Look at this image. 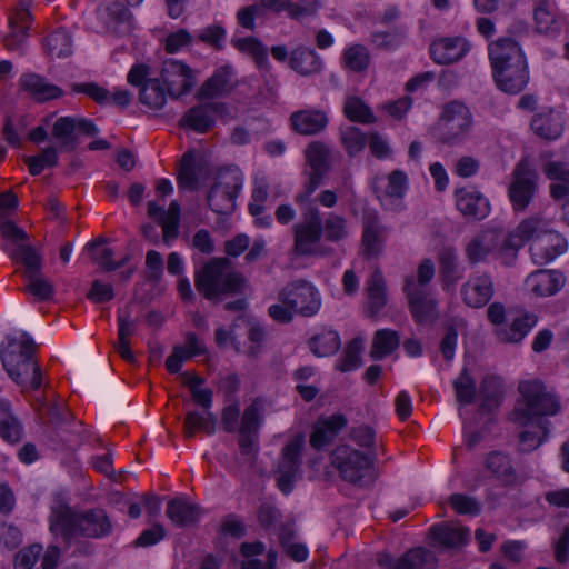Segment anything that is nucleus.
<instances>
[{
    "instance_id": "c756f323",
    "label": "nucleus",
    "mask_w": 569,
    "mask_h": 569,
    "mask_svg": "<svg viewBox=\"0 0 569 569\" xmlns=\"http://www.w3.org/2000/svg\"><path fill=\"white\" fill-rule=\"evenodd\" d=\"M532 14L537 32L551 37L560 33L555 0H535Z\"/></svg>"
},
{
    "instance_id": "6e6d98bb",
    "label": "nucleus",
    "mask_w": 569,
    "mask_h": 569,
    "mask_svg": "<svg viewBox=\"0 0 569 569\" xmlns=\"http://www.w3.org/2000/svg\"><path fill=\"white\" fill-rule=\"evenodd\" d=\"M305 153L310 167L308 171L326 176L329 171L330 151L328 147L320 141H313L307 147Z\"/></svg>"
},
{
    "instance_id": "72a5a7b5",
    "label": "nucleus",
    "mask_w": 569,
    "mask_h": 569,
    "mask_svg": "<svg viewBox=\"0 0 569 569\" xmlns=\"http://www.w3.org/2000/svg\"><path fill=\"white\" fill-rule=\"evenodd\" d=\"M485 468L505 487H511L518 482V475L511 459L501 451L489 452L485 458Z\"/></svg>"
},
{
    "instance_id": "423d86ee",
    "label": "nucleus",
    "mask_w": 569,
    "mask_h": 569,
    "mask_svg": "<svg viewBox=\"0 0 569 569\" xmlns=\"http://www.w3.org/2000/svg\"><path fill=\"white\" fill-rule=\"evenodd\" d=\"M549 231H551L550 222L540 216H532L521 221L512 232L503 237V242L499 250V258L502 260V263L506 266L512 264L519 249L527 241L533 242L535 239L542 237Z\"/></svg>"
},
{
    "instance_id": "f8f14e48",
    "label": "nucleus",
    "mask_w": 569,
    "mask_h": 569,
    "mask_svg": "<svg viewBox=\"0 0 569 569\" xmlns=\"http://www.w3.org/2000/svg\"><path fill=\"white\" fill-rule=\"evenodd\" d=\"M305 446V437L299 433L295 436L282 449L281 457L278 462L277 479L279 489L288 495L292 491L295 482L299 478L302 465V449Z\"/></svg>"
},
{
    "instance_id": "f3484780",
    "label": "nucleus",
    "mask_w": 569,
    "mask_h": 569,
    "mask_svg": "<svg viewBox=\"0 0 569 569\" xmlns=\"http://www.w3.org/2000/svg\"><path fill=\"white\" fill-rule=\"evenodd\" d=\"M495 293L493 278L488 272H475L461 284L460 296L463 303L479 309L488 305Z\"/></svg>"
},
{
    "instance_id": "f257e3e1",
    "label": "nucleus",
    "mask_w": 569,
    "mask_h": 569,
    "mask_svg": "<svg viewBox=\"0 0 569 569\" xmlns=\"http://www.w3.org/2000/svg\"><path fill=\"white\" fill-rule=\"evenodd\" d=\"M306 181L302 189L295 194V202L299 206L301 221L292 227V252L297 257H313L320 254L317 248L322 238L321 212L311 196L322 184L323 174L305 171Z\"/></svg>"
},
{
    "instance_id": "13d9d810",
    "label": "nucleus",
    "mask_w": 569,
    "mask_h": 569,
    "mask_svg": "<svg viewBox=\"0 0 569 569\" xmlns=\"http://www.w3.org/2000/svg\"><path fill=\"white\" fill-rule=\"evenodd\" d=\"M341 62L353 72H363L370 64L369 50L360 43L350 46L343 51Z\"/></svg>"
},
{
    "instance_id": "e2e57ef3",
    "label": "nucleus",
    "mask_w": 569,
    "mask_h": 569,
    "mask_svg": "<svg viewBox=\"0 0 569 569\" xmlns=\"http://www.w3.org/2000/svg\"><path fill=\"white\" fill-rule=\"evenodd\" d=\"M58 161V149L53 146H48L39 154L24 157V162L32 176L40 174L46 168L56 167Z\"/></svg>"
},
{
    "instance_id": "a878e982",
    "label": "nucleus",
    "mask_w": 569,
    "mask_h": 569,
    "mask_svg": "<svg viewBox=\"0 0 569 569\" xmlns=\"http://www.w3.org/2000/svg\"><path fill=\"white\" fill-rule=\"evenodd\" d=\"M237 84L233 68L224 64L218 68L213 74L201 86L198 98L213 99L229 94Z\"/></svg>"
},
{
    "instance_id": "2f4dec72",
    "label": "nucleus",
    "mask_w": 569,
    "mask_h": 569,
    "mask_svg": "<svg viewBox=\"0 0 569 569\" xmlns=\"http://www.w3.org/2000/svg\"><path fill=\"white\" fill-rule=\"evenodd\" d=\"M20 89L27 91L36 101L44 102L60 98L63 90L37 73H24L19 80Z\"/></svg>"
},
{
    "instance_id": "4468645a",
    "label": "nucleus",
    "mask_w": 569,
    "mask_h": 569,
    "mask_svg": "<svg viewBox=\"0 0 569 569\" xmlns=\"http://www.w3.org/2000/svg\"><path fill=\"white\" fill-rule=\"evenodd\" d=\"M160 78L167 88L168 96L173 99L190 92L196 83L191 68L174 59L163 61Z\"/></svg>"
},
{
    "instance_id": "7ed1b4c3",
    "label": "nucleus",
    "mask_w": 569,
    "mask_h": 569,
    "mask_svg": "<svg viewBox=\"0 0 569 569\" xmlns=\"http://www.w3.org/2000/svg\"><path fill=\"white\" fill-rule=\"evenodd\" d=\"M34 352V341L26 332L8 336L7 345L1 349L2 365L21 392L39 390L42 386V372Z\"/></svg>"
},
{
    "instance_id": "37998d69",
    "label": "nucleus",
    "mask_w": 569,
    "mask_h": 569,
    "mask_svg": "<svg viewBox=\"0 0 569 569\" xmlns=\"http://www.w3.org/2000/svg\"><path fill=\"white\" fill-rule=\"evenodd\" d=\"M216 428L217 418L208 410H202V412L197 410L188 411L183 420V435L187 439L193 438L197 431L213 435Z\"/></svg>"
},
{
    "instance_id": "49530a36",
    "label": "nucleus",
    "mask_w": 569,
    "mask_h": 569,
    "mask_svg": "<svg viewBox=\"0 0 569 569\" xmlns=\"http://www.w3.org/2000/svg\"><path fill=\"white\" fill-rule=\"evenodd\" d=\"M137 323L128 312L118 315V341L114 345L117 352L127 362H134L136 357L130 349V337L136 332Z\"/></svg>"
},
{
    "instance_id": "bf43d9fd",
    "label": "nucleus",
    "mask_w": 569,
    "mask_h": 569,
    "mask_svg": "<svg viewBox=\"0 0 569 569\" xmlns=\"http://www.w3.org/2000/svg\"><path fill=\"white\" fill-rule=\"evenodd\" d=\"M343 114L352 122L370 124L377 121L370 107L359 97H348L346 99Z\"/></svg>"
},
{
    "instance_id": "774afa93",
    "label": "nucleus",
    "mask_w": 569,
    "mask_h": 569,
    "mask_svg": "<svg viewBox=\"0 0 569 569\" xmlns=\"http://www.w3.org/2000/svg\"><path fill=\"white\" fill-rule=\"evenodd\" d=\"M322 236L330 242H338L348 236L347 220L333 212L329 213L322 221Z\"/></svg>"
},
{
    "instance_id": "0e129e2a",
    "label": "nucleus",
    "mask_w": 569,
    "mask_h": 569,
    "mask_svg": "<svg viewBox=\"0 0 569 569\" xmlns=\"http://www.w3.org/2000/svg\"><path fill=\"white\" fill-rule=\"evenodd\" d=\"M340 142L349 157L360 153L367 144L366 133L355 126H348L340 130Z\"/></svg>"
},
{
    "instance_id": "393cba45",
    "label": "nucleus",
    "mask_w": 569,
    "mask_h": 569,
    "mask_svg": "<svg viewBox=\"0 0 569 569\" xmlns=\"http://www.w3.org/2000/svg\"><path fill=\"white\" fill-rule=\"evenodd\" d=\"M470 50L469 42L462 37H448L436 40L430 46V54L438 64H450L462 59Z\"/></svg>"
},
{
    "instance_id": "7c9ffc66",
    "label": "nucleus",
    "mask_w": 569,
    "mask_h": 569,
    "mask_svg": "<svg viewBox=\"0 0 569 569\" xmlns=\"http://www.w3.org/2000/svg\"><path fill=\"white\" fill-rule=\"evenodd\" d=\"M328 121L327 113L316 109L298 110L290 116L292 129L302 136L318 134L325 130Z\"/></svg>"
},
{
    "instance_id": "f03ea898",
    "label": "nucleus",
    "mask_w": 569,
    "mask_h": 569,
    "mask_svg": "<svg viewBox=\"0 0 569 569\" xmlns=\"http://www.w3.org/2000/svg\"><path fill=\"white\" fill-rule=\"evenodd\" d=\"M49 530L56 537H61L69 547L79 537L102 539L112 533L113 525L107 511L102 508H91L74 511L67 506L52 509L49 517Z\"/></svg>"
},
{
    "instance_id": "39448f33",
    "label": "nucleus",
    "mask_w": 569,
    "mask_h": 569,
    "mask_svg": "<svg viewBox=\"0 0 569 569\" xmlns=\"http://www.w3.org/2000/svg\"><path fill=\"white\" fill-rule=\"evenodd\" d=\"M197 290L210 301H220L222 296L243 292L247 280L239 272H226L221 259L209 261L196 273Z\"/></svg>"
},
{
    "instance_id": "79ce46f5",
    "label": "nucleus",
    "mask_w": 569,
    "mask_h": 569,
    "mask_svg": "<svg viewBox=\"0 0 569 569\" xmlns=\"http://www.w3.org/2000/svg\"><path fill=\"white\" fill-rule=\"evenodd\" d=\"M388 183L383 191L387 208L398 211L402 209V198L408 189L407 174L401 170H393L388 174Z\"/></svg>"
},
{
    "instance_id": "4c0bfd02",
    "label": "nucleus",
    "mask_w": 569,
    "mask_h": 569,
    "mask_svg": "<svg viewBox=\"0 0 569 569\" xmlns=\"http://www.w3.org/2000/svg\"><path fill=\"white\" fill-rule=\"evenodd\" d=\"M548 179L556 181L550 186V194L555 200L569 196V167L563 162L548 161L542 167Z\"/></svg>"
},
{
    "instance_id": "20e7f679",
    "label": "nucleus",
    "mask_w": 569,
    "mask_h": 569,
    "mask_svg": "<svg viewBox=\"0 0 569 569\" xmlns=\"http://www.w3.org/2000/svg\"><path fill=\"white\" fill-rule=\"evenodd\" d=\"M518 391L520 398L517 400L511 419L519 426H527L533 422H549L545 419L548 416L557 415L560 409V400L540 380L522 381Z\"/></svg>"
},
{
    "instance_id": "a19ab883",
    "label": "nucleus",
    "mask_w": 569,
    "mask_h": 569,
    "mask_svg": "<svg viewBox=\"0 0 569 569\" xmlns=\"http://www.w3.org/2000/svg\"><path fill=\"white\" fill-rule=\"evenodd\" d=\"M406 34L403 26L379 28L371 32L369 43L378 50L392 51L402 44Z\"/></svg>"
},
{
    "instance_id": "8fccbe9b",
    "label": "nucleus",
    "mask_w": 569,
    "mask_h": 569,
    "mask_svg": "<svg viewBox=\"0 0 569 569\" xmlns=\"http://www.w3.org/2000/svg\"><path fill=\"white\" fill-rule=\"evenodd\" d=\"M400 345V336L397 331L391 329H380L376 331L370 356L375 360L383 359L391 355Z\"/></svg>"
},
{
    "instance_id": "a211bd4d",
    "label": "nucleus",
    "mask_w": 569,
    "mask_h": 569,
    "mask_svg": "<svg viewBox=\"0 0 569 569\" xmlns=\"http://www.w3.org/2000/svg\"><path fill=\"white\" fill-rule=\"evenodd\" d=\"M503 234L498 229H485L470 239L465 248L468 262L472 266L486 262L488 257L499 250L503 242Z\"/></svg>"
},
{
    "instance_id": "aec40b11",
    "label": "nucleus",
    "mask_w": 569,
    "mask_h": 569,
    "mask_svg": "<svg viewBox=\"0 0 569 569\" xmlns=\"http://www.w3.org/2000/svg\"><path fill=\"white\" fill-rule=\"evenodd\" d=\"M403 292L413 319L419 323L431 322L439 316L437 301L429 289L420 290L412 281L403 286Z\"/></svg>"
},
{
    "instance_id": "864d4df0",
    "label": "nucleus",
    "mask_w": 569,
    "mask_h": 569,
    "mask_svg": "<svg viewBox=\"0 0 569 569\" xmlns=\"http://www.w3.org/2000/svg\"><path fill=\"white\" fill-rule=\"evenodd\" d=\"M167 94L159 79H150L139 90V101L148 109L161 110L167 102Z\"/></svg>"
},
{
    "instance_id": "bb28decb",
    "label": "nucleus",
    "mask_w": 569,
    "mask_h": 569,
    "mask_svg": "<svg viewBox=\"0 0 569 569\" xmlns=\"http://www.w3.org/2000/svg\"><path fill=\"white\" fill-rule=\"evenodd\" d=\"M567 249L566 240L556 231L538 237L530 244V253L536 264H546Z\"/></svg>"
},
{
    "instance_id": "f704fd0d",
    "label": "nucleus",
    "mask_w": 569,
    "mask_h": 569,
    "mask_svg": "<svg viewBox=\"0 0 569 569\" xmlns=\"http://www.w3.org/2000/svg\"><path fill=\"white\" fill-rule=\"evenodd\" d=\"M166 515L174 526L190 527L199 521L202 510L183 498H173L167 505Z\"/></svg>"
},
{
    "instance_id": "ea45409f",
    "label": "nucleus",
    "mask_w": 569,
    "mask_h": 569,
    "mask_svg": "<svg viewBox=\"0 0 569 569\" xmlns=\"http://www.w3.org/2000/svg\"><path fill=\"white\" fill-rule=\"evenodd\" d=\"M102 13L104 24L112 33L120 34L130 31L131 12L121 2H110L104 7Z\"/></svg>"
},
{
    "instance_id": "dca6fc26",
    "label": "nucleus",
    "mask_w": 569,
    "mask_h": 569,
    "mask_svg": "<svg viewBox=\"0 0 569 569\" xmlns=\"http://www.w3.org/2000/svg\"><path fill=\"white\" fill-rule=\"evenodd\" d=\"M538 316L527 310H517L509 313L505 326L493 330L496 339L501 343L518 345L537 326Z\"/></svg>"
},
{
    "instance_id": "c03bdc74",
    "label": "nucleus",
    "mask_w": 569,
    "mask_h": 569,
    "mask_svg": "<svg viewBox=\"0 0 569 569\" xmlns=\"http://www.w3.org/2000/svg\"><path fill=\"white\" fill-rule=\"evenodd\" d=\"M289 66L302 76H310L321 71L322 61L315 50L299 47L291 52Z\"/></svg>"
},
{
    "instance_id": "3c124183",
    "label": "nucleus",
    "mask_w": 569,
    "mask_h": 569,
    "mask_svg": "<svg viewBox=\"0 0 569 569\" xmlns=\"http://www.w3.org/2000/svg\"><path fill=\"white\" fill-rule=\"evenodd\" d=\"M181 379L183 385L189 388L193 402L200 406L202 410L210 411L213 402V392L209 388L200 387L204 380L189 371L182 372Z\"/></svg>"
},
{
    "instance_id": "b1692460",
    "label": "nucleus",
    "mask_w": 569,
    "mask_h": 569,
    "mask_svg": "<svg viewBox=\"0 0 569 569\" xmlns=\"http://www.w3.org/2000/svg\"><path fill=\"white\" fill-rule=\"evenodd\" d=\"M387 232V227L380 222L376 212L365 214L361 242L366 258H377L381 253Z\"/></svg>"
},
{
    "instance_id": "09e8293b",
    "label": "nucleus",
    "mask_w": 569,
    "mask_h": 569,
    "mask_svg": "<svg viewBox=\"0 0 569 569\" xmlns=\"http://www.w3.org/2000/svg\"><path fill=\"white\" fill-rule=\"evenodd\" d=\"M22 436V425L11 412L10 403L0 400V437L8 443L14 445L21 441Z\"/></svg>"
},
{
    "instance_id": "4d7b16f0",
    "label": "nucleus",
    "mask_w": 569,
    "mask_h": 569,
    "mask_svg": "<svg viewBox=\"0 0 569 569\" xmlns=\"http://www.w3.org/2000/svg\"><path fill=\"white\" fill-rule=\"evenodd\" d=\"M503 383L500 377L487 375L480 383V396L482 397V408L491 409L497 407L502 398Z\"/></svg>"
},
{
    "instance_id": "9b49d317",
    "label": "nucleus",
    "mask_w": 569,
    "mask_h": 569,
    "mask_svg": "<svg viewBox=\"0 0 569 569\" xmlns=\"http://www.w3.org/2000/svg\"><path fill=\"white\" fill-rule=\"evenodd\" d=\"M99 132L97 126L89 119L79 117H60L52 126L51 134L58 143L60 151H74L80 144V134L96 137Z\"/></svg>"
},
{
    "instance_id": "6e6552de",
    "label": "nucleus",
    "mask_w": 569,
    "mask_h": 569,
    "mask_svg": "<svg viewBox=\"0 0 569 569\" xmlns=\"http://www.w3.org/2000/svg\"><path fill=\"white\" fill-rule=\"evenodd\" d=\"M242 186L243 178L238 170L220 172L208 193V207L218 214H231Z\"/></svg>"
},
{
    "instance_id": "603ef678",
    "label": "nucleus",
    "mask_w": 569,
    "mask_h": 569,
    "mask_svg": "<svg viewBox=\"0 0 569 569\" xmlns=\"http://www.w3.org/2000/svg\"><path fill=\"white\" fill-rule=\"evenodd\" d=\"M341 346L339 333L335 330H322L309 340V348L317 357L335 355Z\"/></svg>"
},
{
    "instance_id": "2eb2a0df",
    "label": "nucleus",
    "mask_w": 569,
    "mask_h": 569,
    "mask_svg": "<svg viewBox=\"0 0 569 569\" xmlns=\"http://www.w3.org/2000/svg\"><path fill=\"white\" fill-rule=\"evenodd\" d=\"M488 50L493 77L527 61L521 47L511 38H500L491 42Z\"/></svg>"
},
{
    "instance_id": "c9c22d12",
    "label": "nucleus",
    "mask_w": 569,
    "mask_h": 569,
    "mask_svg": "<svg viewBox=\"0 0 569 569\" xmlns=\"http://www.w3.org/2000/svg\"><path fill=\"white\" fill-rule=\"evenodd\" d=\"M366 293L368 316L376 318L387 305V286L383 274L379 269H376L367 280Z\"/></svg>"
},
{
    "instance_id": "1a4fd4ad",
    "label": "nucleus",
    "mask_w": 569,
    "mask_h": 569,
    "mask_svg": "<svg viewBox=\"0 0 569 569\" xmlns=\"http://www.w3.org/2000/svg\"><path fill=\"white\" fill-rule=\"evenodd\" d=\"M376 459L373 451L365 455L348 445H340L331 452L332 466L345 481L351 483L360 482Z\"/></svg>"
},
{
    "instance_id": "6ab92c4d",
    "label": "nucleus",
    "mask_w": 569,
    "mask_h": 569,
    "mask_svg": "<svg viewBox=\"0 0 569 569\" xmlns=\"http://www.w3.org/2000/svg\"><path fill=\"white\" fill-rule=\"evenodd\" d=\"M227 111L226 103L206 102L190 108L179 120V126L188 128L198 133L208 132L216 122V116Z\"/></svg>"
},
{
    "instance_id": "69168bd1",
    "label": "nucleus",
    "mask_w": 569,
    "mask_h": 569,
    "mask_svg": "<svg viewBox=\"0 0 569 569\" xmlns=\"http://www.w3.org/2000/svg\"><path fill=\"white\" fill-rule=\"evenodd\" d=\"M27 284L24 290L33 296L38 301H47L53 297V284L43 277L42 272L24 277Z\"/></svg>"
},
{
    "instance_id": "4be33fe9",
    "label": "nucleus",
    "mask_w": 569,
    "mask_h": 569,
    "mask_svg": "<svg viewBox=\"0 0 569 569\" xmlns=\"http://www.w3.org/2000/svg\"><path fill=\"white\" fill-rule=\"evenodd\" d=\"M18 206L19 200L16 193L10 190L0 193V233L3 239L11 243L28 240L27 232L11 219V214L17 210Z\"/></svg>"
},
{
    "instance_id": "ddd939ff",
    "label": "nucleus",
    "mask_w": 569,
    "mask_h": 569,
    "mask_svg": "<svg viewBox=\"0 0 569 569\" xmlns=\"http://www.w3.org/2000/svg\"><path fill=\"white\" fill-rule=\"evenodd\" d=\"M472 127L470 110L461 102L448 103L439 122L440 138L446 143L461 140L469 133Z\"/></svg>"
},
{
    "instance_id": "de8ad7c7",
    "label": "nucleus",
    "mask_w": 569,
    "mask_h": 569,
    "mask_svg": "<svg viewBox=\"0 0 569 569\" xmlns=\"http://www.w3.org/2000/svg\"><path fill=\"white\" fill-rule=\"evenodd\" d=\"M13 244L14 248L9 256L24 266V277L41 272L42 257L38 253L36 248L29 243V239L18 241V243Z\"/></svg>"
},
{
    "instance_id": "680f3d73",
    "label": "nucleus",
    "mask_w": 569,
    "mask_h": 569,
    "mask_svg": "<svg viewBox=\"0 0 569 569\" xmlns=\"http://www.w3.org/2000/svg\"><path fill=\"white\" fill-rule=\"evenodd\" d=\"M453 389L457 401L462 405H471L477 395V386L475 379L469 373L468 368H463L460 375L453 381Z\"/></svg>"
},
{
    "instance_id": "a18cd8bd",
    "label": "nucleus",
    "mask_w": 569,
    "mask_h": 569,
    "mask_svg": "<svg viewBox=\"0 0 569 569\" xmlns=\"http://www.w3.org/2000/svg\"><path fill=\"white\" fill-rule=\"evenodd\" d=\"M433 540L445 548H458L466 543L469 529L449 523H440L430 528Z\"/></svg>"
},
{
    "instance_id": "9d476101",
    "label": "nucleus",
    "mask_w": 569,
    "mask_h": 569,
    "mask_svg": "<svg viewBox=\"0 0 569 569\" xmlns=\"http://www.w3.org/2000/svg\"><path fill=\"white\" fill-rule=\"evenodd\" d=\"M538 190V173L528 159H521L511 173L508 188L510 202L516 211H523L532 201Z\"/></svg>"
},
{
    "instance_id": "e433bc0d",
    "label": "nucleus",
    "mask_w": 569,
    "mask_h": 569,
    "mask_svg": "<svg viewBox=\"0 0 569 569\" xmlns=\"http://www.w3.org/2000/svg\"><path fill=\"white\" fill-rule=\"evenodd\" d=\"M497 87L509 94H517L526 89L530 80L528 62L516 64L515 68L493 77Z\"/></svg>"
},
{
    "instance_id": "412c9836",
    "label": "nucleus",
    "mask_w": 569,
    "mask_h": 569,
    "mask_svg": "<svg viewBox=\"0 0 569 569\" xmlns=\"http://www.w3.org/2000/svg\"><path fill=\"white\" fill-rule=\"evenodd\" d=\"M453 196L458 211L467 220L479 221L489 216L490 202L480 191L463 187L456 189Z\"/></svg>"
},
{
    "instance_id": "473e14b6",
    "label": "nucleus",
    "mask_w": 569,
    "mask_h": 569,
    "mask_svg": "<svg viewBox=\"0 0 569 569\" xmlns=\"http://www.w3.org/2000/svg\"><path fill=\"white\" fill-rule=\"evenodd\" d=\"M530 126L538 137L545 140H556L562 134L565 119L560 112L548 109L535 114Z\"/></svg>"
},
{
    "instance_id": "0eeeda50",
    "label": "nucleus",
    "mask_w": 569,
    "mask_h": 569,
    "mask_svg": "<svg viewBox=\"0 0 569 569\" xmlns=\"http://www.w3.org/2000/svg\"><path fill=\"white\" fill-rule=\"evenodd\" d=\"M279 301L291 306L296 315L313 317L321 308L319 290L305 279H297L284 284L277 295Z\"/></svg>"
},
{
    "instance_id": "338daca9",
    "label": "nucleus",
    "mask_w": 569,
    "mask_h": 569,
    "mask_svg": "<svg viewBox=\"0 0 569 569\" xmlns=\"http://www.w3.org/2000/svg\"><path fill=\"white\" fill-rule=\"evenodd\" d=\"M233 46L241 52L250 54L258 67L268 63V53L264 46L253 37H246L232 40Z\"/></svg>"
},
{
    "instance_id": "cd10ccee",
    "label": "nucleus",
    "mask_w": 569,
    "mask_h": 569,
    "mask_svg": "<svg viewBox=\"0 0 569 569\" xmlns=\"http://www.w3.org/2000/svg\"><path fill=\"white\" fill-rule=\"evenodd\" d=\"M565 276L557 270L540 269L531 272L526 279V286L539 297L557 293L565 284Z\"/></svg>"
},
{
    "instance_id": "5701e85b",
    "label": "nucleus",
    "mask_w": 569,
    "mask_h": 569,
    "mask_svg": "<svg viewBox=\"0 0 569 569\" xmlns=\"http://www.w3.org/2000/svg\"><path fill=\"white\" fill-rule=\"evenodd\" d=\"M378 563L388 569H433L437 558L430 550L416 548L407 551L396 561L389 555H381L378 558Z\"/></svg>"
},
{
    "instance_id": "052dcab7",
    "label": "nucleus",
    "mask_w": 569,
    "mask_h": 569,
    "mask_svg": "<svg viewBox=\"0 0 569 569\" xmlns=\"http://www.w3.org/2000/svg\"><path fill=\"white\" fill-rule=\"evenodd\" d=\"M44 47L51 57H69L72 52L71 37L67 30L58 29L46 37Z\"/></svg>"
},
{
    "instance_id": "58836bf2",
    "label": "nucleus",
    "mask_w": 569,
    "mask_h": 569,
    "mask_svg": "<svg viewBox=\"0 0 569 569\" xmlns=\"http://www.w3.org/2000/svg\"><path fill=\"white\" fill-rule=\"evenodd\" d=\"M107 241L108 240L104 238L96 239L87 243L84 249L94 263L106 271H114L123 267L129 261L130 257L126 256L120 261L114 262L112 260L114 252L111 248L106 247Z\"/></svg>"
},
{
    "instance_id": "5fc2aeb1",
    "label": "nucleus",
    "mask_w": 569,
    "mask_h": 569,
    "mask_svg": "<svg viewBox=\"0 0 569 569\" xmlns=\"http://www.w3.org/2000/svg\"><path fill=\"white\" fill-rule=\"evenodd\" d=\"M519 435V449L522 452H530L537 449L549 433V425L545 422H531Z\"/></svg>"
},
{
    "instance_id": "c85d7f7f",
    "label": "nucleus",
    "mask_w": 569,
    "mask_h": 569,
    "mask_svg": "<svg viewBox=\"0 0 569 569\" xmlns=\"http://www.w3.org/2000/svg\"><path fill=\"white\" fill-rule=\"evenodd\" d=\"M347 426V418L341 413L319 419L310 435V445L319 450L331 443L339 431Z\"/></svg>"
}]
</instances>
